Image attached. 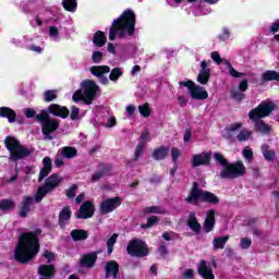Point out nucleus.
<instances>
[{"label":"nucleus","instance_id":"22","mask_svg":"<svg viewBox=\"0 0 279 279\" xmlns=\"http://www.w3.org/2000/svg\"><path fill=\"white\" fill-rule=\"evenodd\" d=\"M0 117L8 119L9 123H14V121H16V111L10 107H0Z\"/></svg>","mask_w":279,"mask_h":279},{"label":"nucleus","instance_id":"31","mask_svg":"<svg viewBox=\"0 0 279 279\" xmlns=\"http://www.w3.org/2000/svg\"><path fill=\"white\" fill-rule=\"evenodd\" d=\"M73 241H86L88 239V232L82 229H75L71 231Z\"/></svg>","mask_w":279,"mask_h":279},{"label":"nucleus","instance_id":"7","mask_svg":"<svg viewBox=\"0 0 279 279\" xmlns=\"http://www.w3.org/2000/svg\"><path fill=\"white\" fill-rule=\"evenodd\" d=\"M187 204L197 205L199 202H207V204H219V197L213 192L204 191L199 189L197 183H194L190 195L185 198Z\"/></svg>","mask_w":279,"mask_h":279},{"label":"nucleus","instance_id":"30","mask_svg":"<svg viewBox=\"0 0 279 279\" xmlns=\"http://www.w3.org/2000/svg\"><path fill=\"white\" fill-rule=\"evenodd\" d=\"M169 156V148L161 146L153 151V158L155 160H165V157Z\"/></svg>","mask_w":279,"mask_h":279},{"label":"nucleus","instance_id":"26","mask_svg":"<svg viewBox=\"0 0 279 279\" xmlns=\"http://www.w3.org/2000/svg\"><path fill=\"white\" fill-rule=\"evenodd\" d=\"M228 241H230V235L215 238L213 240L214 250H223V247H226V243H228Z\"/></svg>","mask_w":279,"mask_h":279},{"label":"nucleus","instance_id":"45","mask_svg":"<svg viewBox=\"0 0 279 279\" xmlns=\"http://www.w3.org/2000/svg\"><path fill=\"white\" fill-rule=\"evenodd\" d=\"M117 239H119V234L114 233L110 236V239L107 241V250L108 254H112L114 244L117 243Z\"/></svg>","mask_w":279,"mask_h":279},{"label":"nucleus","instance_id":"49","mask_svg":"<svg viewBox=\"0 0 279 279\" xmlns=\"http://www.w3.org/2000/svg\"><path fill=\"white\" fill-rule=\"evenodd\" d=\"M92 60H93L94 64H99V62H101V60H104V52L94 51L92 53Z\"/></svg>","mask_w":279,"mask_h":279},{"label":"nucleus","instance_id":"40","mask_svg":"<svg viewBox=\"0 0 279 279\" xmlns=\"http://www.w3.org/2000/svg\"><path fill=\"white\" fill-rule=\"evenodd\" d=\"M62 5L68 12H75L77 10V0H63Z\"/></svg>","mask_w":279,"mask_h":279},{"label":"nucleus","instance_id":"9","mask_svg":"<svg viewBox=\"0 0 279 279\" xmlns=\"http://www.w3.org/2000/svg\"><path fill=\"white\" fill-rule=\"evenodd\" d=\"M60 182H62V179L60 175L58 174H52L50 175L47 180L45 185L40 186L37 190V193L35 195V202H43V198L45 197V195L51 193V191H53V189H56V186H58V184H60Z\"/></svg>","mask_w":279,"mask_h":279},{"label":"nucleus","instance_id":"4","mask_svg":"<svg viewBox=\"0 0 279 279\" xmlns=\"http://www.w3.org/2000/svg\"><path fill=\"white\" fill-rule=\"evenodd\" d=\"M214 158L216 162L221 165L223 170L220 172V178L223 180H234L235 178H241L245 175V165L243 161H236L234 163H228V159L223 157L220 153H215Z\"/></svg>","mask_w":279,"mask_h":279},{"label":"nucleus","instance_id":"16","mask_svg":"<svg viewBox=\"0 0 279 279\" xmlns=\"http://www.w3.org/2000/svg\"><path fill=\"white\" fill-rule=\"evenodd\" d=\"M197 271L201 278L203 279H215V274L213 272V268L206 260L202 259L197 265Z\"/></svg>","mask_w":279,"mask_h":279},{"label":"nucleus","instance_id":"24","mask_svg":"<svg viewBox=\"0 0 279 279\" xmlns=\"http://www.w3.org/2000/svg\"><path fill=\"white\" fill-rule=\"evenodd\" d=\"M96 260L97 254L95 253L83 255L81 258V265L82 267H93Z\"/></svg>","mask_w":279,"mask_h":279},{"label":"nucleus","instance_id":"48","mask_svg":"<svg viewBox=\"0 0 279 279\" xmlns=\"http://www.w3.org/2000/svg\"><path fill=\"white\" fill-rule=\"evenodd\" d=\"M158 223V218L156 216H150L147 218V223L142 225L143 229L151 228Z\"/></svg>","mask_w":279,"mask_h":279},{"label":"nucleus","instance_id":"37","mask_svg":"<svg viewBox=\"0 0 279 279\" xmlns=\"http://www.w3.org/2000/svg\"><path fill=\"white\" fill-rule=\"evenodd\" d=\"M262 154L265 160H268V162H274V159L276 158V153L269 149L267 145L262 146Z\"/></svg>","mask_w":279,"mask_h":279},{"label":"nucleus","instance_id":"43","mask_svg":"<svg viewBox=\"0 0 279 279\" xmlns=\"http://www.w3.org/2000/svg\"><path fill=\"white\" fill-rule=\"evenodd\" d=\"M53 99H58V90L50 89L44 93V101L49 102L53 101Z\"/></svg>","mask_w":279,"mask_h":279},{"label":"nucleus","instance_id":"41","mask_svg":"<svg viewBox=\"0 0 279 279\" xmlns=\"http://www.w3.org/2000/svg\"><path fill=\"white\" fill-rule=\"evenodd\" d=\"M122 75H123V71L121 70V68H114L110 72L109 80L111 82H118L119 77H121Z\"/></svg>","mask_w":279,"mask_h":279},{"label":"nucleus","instance_id":"44","mask_svg":"<svg viewBox=\"0 0 279 279\" xmlns=\"http://www.w3.org/2000/svg\"><path fill=\"white\" fill-rule=\"evenodd\" d=\"M242 156L246 160V162H252V160H254V151L252 150V148H250V146L244 147V149L242 150Z\"/></svg>","mask_w":279,"mask_h":279},{"label":"nucleus","instance_id":"55","mask_svg":"<svg viewBox=\"0 0 279 279\" xmlns=\"http://www.w3.org/2000/svg\"><path fill=\"white\" fill-rule=\"evenodd\" d=\"M145 144L138 143L135 149V160H138L140 156H143Z\"/></svg>","mask_w":279,"mask_h":279},{"label":"nucleus","instance_id":"6","mask_svg":"<svg viewBox=\"0 0 279 279\" xmlns=\"http://www.w3.org/2000/svg\"><path fill=\"white\" fill-rule=\"evenodd\" d=\"M4 144L8 151L10 153L9 160H12V162H19V160H23V158H27L33 154L32 149L21 145V142H19V140L15 137L8 136L4 140Z\"/></svg>","mask_w":279,"mask_h":279},{"label":"nucleus","instance_id":"46","mask_svg":"<svg viewBox=\"0 0 279 279\" xmlns=\"http://www.w3.org/2000/svg\"><path fill=\"white\" fill-rule=\"evenodd\" d=\"M196 80H197L198 84L206 86V84H208V80H210V74L199 72Z\"/></svg>","mask_w":279,"mask_h":279},{"label":"nucleus","instance_id":"3","mask_svg":"<svg viewBox=\"0 0 279 279\" xmlns=\"http://www.w3.org/2000/svg\"><path fill=\"white\" fill-rule=\"evenodd\" d=\"M274 110H276V104L266 100L263 101L257 108L250 111L248 119H251V121H254L256 132H259L260 134H269L271 128L260 119L269 117V114H271Z\"/></svg>","mask_w":279,"mask_h":279},{"label":"nucleus","instance_id":"18","mask_svg":"<svg viewBox=\"0 0 279 279\" xmlns=\"http://www.w3.org/2000/svg\"><path fill=\"white\" fill-rule=\"evenodd\" d=\"M48 112L53 114V117H61V119H66L69 117V109L56 104L49 106Z\"/></svg>","mask_w":279,"mask_h":279},{"label":"nucleus","instance_id":"5","mask_svg":"<svg viewBox=\"0 0 279 279\" xmlns=\"http://www.w3.org/2000/svg\"><path fill=\"white\" fill-rule=\"evenodd\" d=\"M81 88L82 89H77L73 94V101L75 104L84 101L87 106H90L93 104V99H95L97 93H99V85H97L93 80H85L81 83Z\"/></svg>","mask_w":279,"mask_h":279},{"label":"nucleus","instance_id":"23","mask_svg":"<svg viewBox=\"0 0 279 279\" xmlns=\"http://www.w3.org/2000/svg\"><path fill=\"white\" fill-rule=\"evenodd\" d=\"M32 202H34V198H32L31 196H24L20 210L21 217H27V215H29Z\"/></svg>","mask_w":279,"mask_h":279},{"label":"nucleus","instance_id":"32","mask_svg":"<svg viewBox=\"0 0 279 279\" xmlns=\"http://www.w3.org/2000/svg\"><path fill=\"white\" fill-rule=\"evenodd\" d=\"M61 156L71 160L72 158H75V156H77V149L75 147L65 146L61 148Z\"/></svg>","mask_w":279,"mask_h":279},{"label":"nucleus","instance_id":"38","mask_svg":"<svg viewBox=\"0 0 279 279\" xmlns=\"http://www.w3.org/2000/svg\"><path fill=\"white\" fill-rule=\"evenodd\" d=\"M138 112L141 117H144V119L151 117V108L149 107V104L145 102L143 105H140Z\"/></svg>","mask_w":279,"mask_h":279},{"label":"nucleus","instance_id":"51","mask_svg":"<svg viewBox=\"0 0 279 279\" xmlns=\"http://www.w3.org/2000/svg\"><path fill=\"white\" fill-rule=\"evenodd\" d=\"M49 36L52 40H58V36H60V31L56 26L49 27Z\"/></svg>","mask_w":279,"mask_h":279},{"label":"nucleus","instance_id":"36","mask_svg":"<svg viewBox=\"0 0 279 279\" xmlns=\"http://www.w3.org/2000/svg\"><path fill=\"white\" fill-rule=\"evenodd\" d=\"M15 206H16V204L12 199L0 201V210H2L3 213L14 210Z\"/></svg>","mask_w":279,"mask_h":279},{"label":"nucleus","instance_id":"50","mask_svg":"<svg viewBox=\"0 0 279 279\" xmlns=\"http://www.w3.org/2000/svg\"><path fill=\"white\" fill-rule=\"evenodd\" d=\"M236 130H241V123H233L230 125V128L227 130L228 136L232 138L234 136Z\"/></svg>","mask_w":279,"mask_h":279},{"label":"nucleus","instance_id":"19","mask_svg":"<svg viewBox=\"0 0 279 279\" xmlns=\"http://www.w3.org/2000/svg\"><path fill=\"white\" fill-rule=\"evenodd\" d=\"M43 166L44 168L41 169L40 173H39V182H43V180H45V178H47V175H49L51 173V169L53 167V163L51 162V158L49 157H45L43 159Z\"/></svg>","mask_w":279,"mask_h":279},{"label":"nucleus","instance_id":"8","mask_svg":"<svg viewBox=\"0 0 279 279\" xmlns=\"http://www.w3.org/2000/svg\"><path fill=\"white\" fill-rule=\"evenodd\" d=\"M36 120L41 123V132L46 141H51L53 138L51 134L60 128V122L58 120L51 119V116L47 111H41L36 116Z\"/></svg>","mask_w":279,"mask_h":279},{"label":"nucleus","instance_id":"12","mask_svg":"<svg viewBox=\"0 0 279 279\" xmlns=\"http://www.w3.org/2000/svg\"><path fill=\"white\" fill-rule=\"evenodd\" d=\"M121 197L107 198L102 201V203L100 204L101 215H108L109 213H113V210H117V208L121 206Z\"/></svg>","mask_w":279,"mask_h":279},{"label":"nucleus","instance_id":"21","mask_svg":"<svg viewBox=\"0 0 279 279\" xmlns=\"http://www.w3.org/2000/svg\"><path fill=\"white\" fill-rule=\"evenodd\" d=\"M215 228V210L210 209L206 214L204 230L205 232H213Z\"/></svg>","mask_w":279,"mask_h":279},{"label":"nucleus","instance_id":"60","mask_svg":"<svg viewBox=\"0 0 279 279\" xmlns=\"http://www.w3.org/2000/svg\"><path fill=\"white\" fill-rule=\"evenodd\" d=\"M70 117H71L72 121H75L77 119V117H80V108L72 107Z\"/></svg>","mask_w":279,"mask_h":279},{"label":"nucleus","instance_id":"63","mask_svg":"<svg viewBox=\"0 0 279 279\" xmlns=\"http://www.w3.org/2000/svg\"><path fill=\"white\" fill-rule=\"evenodd\" d=\"M100 178H104V171H97L92 175V182H98Z\"/></svg>","mask_w":279,"mask_h":279},{"label":"nucleus","instance_id":"14","mask_svg":"<svg viewBox=\"0 0 279 279\" xmlns=\"http://www.w3.org/2000/svg\"><path fill=\"white\" fill-rule=\"evenodd\" d=\"M248 85H247V80H244L242 82H240L238 87H233L231 89V97L232 99H234L235 101H243L244 97H245V90H247Z\"/></svg>","mask_w":279,"mask_h":279},{"label":"nucleus","instance_id":"17","mask_svg":"<svg viewBox=\"0 0 279 279\" xmlns=\"http://www.w3.org/2000/svg\"><path fill=\"white\" fill-rule=\"evenodd\" d=\"M37 271L40 279H51L56 276V267L53 265H40Z\"/></svg>","mask_w":279,"mask_h":279},{"label":"nucleus","instance_id":"27","mask_svg":"<svg viewBox=\"0 0 279 279\" xmlns=\"http://www.w3.org/2000/svg\"><path fill=\"white\" fill-rule=\"evenodd\" d=\"M69 219H71V208L64 207L59 214V226L64 228Z\"/></svg>","mask_w":279,"mask_h":279},{"label":"nucleus","instance_id":"61","mask_svg":"<svg viewBox=\"0 0 279 279\" xmlns=\"http://www.w3.org/2000/svg\"><path fill=\"white\" fill-rule=\"evenodd\" d=\"M125 112L128 113V117H133L134 112H136V106L134 105L126 106Z\"/></svg>","mask_w":279,"mask_h":279},{"label":"nucleus","instance_id":"20","mask_svg":"<svg viewBox=\"0 0 279 279\" xmlns=\"http://www.w3.org/2000/svg\"><path fill=\"white\" fill-rule=\"evenodd\" d=\"M106 278H113L116 279L117 276H119V264H117V262L111 260L108 262L106 265Z\"/></svg>","mask_w":279,"mask_h":279},{"label":"nucleus","instance_id":"15","mask_svg":"<svg viewBox=\"0 0 279 279\" xmlns=\"http://www.w3.org/2000/svg\"><path fill=\"white\" fill-rule=\"evenodd\" d=\"M93 215H95V206L90 202H85L81 206L76 217L77 219H90Z\"/></svg>","mask_w":279,"mask_h":279},{"label":"nucleus","instance_id":"62","mask_svg":"<svg viewBox=\"0 0 279 279\" xmlns=\"http://www.w3.org/2000/svg\"><path fill=\"white\" fill-rule=\"evenodd\" d=\"M44 258H47L48 263H53V260H56V255L49 251H45Z\"/></svg>","mask_w":279,"mask_h":279},{"label":"nucleus","instance_id":"59","mask_svg":"<svg viewBox=\"0 0 279 279\" xmlns=\"http://www.w3.org/2000/svg\"><path fill=\"white\" fill-rule=\"evenodd\" d=\"M24 114H25L26 119H34V117H36V110H34L32 108H26V109H24Z\"/></svg>","mask_w":279,"mask_h":279},{"label":"nucleus","instance_id":"56","mask_svg":"<svg viewBox=\"0 0 279 279\" xmlns=\"http://www.w3.org/2000/svg\"><path fill=\"white\" fill-rule=\"evenodd\" d=\"M230 29L229 28H222V33L219 35L220 40L226 41L230 40Z\"/></svg>","mask_w":279,"mask_h":279},{"label":"nucleus","instance_id":"47","mask_svg":"<svg viewBox=\"0 0 279 279\" xmlns=\"http://www.w3.org/2000/svg\"><path fill=\"white\" fill-rule=\"evenodd\" d=\"M239 245H240L241 250H250V247H252V239L242 238V239H240Z\"/></svg>","mask_w":279,"mask_h":279},{"label":"nucleus","instance_id":"1","mask_svg":"<svg viewBox=\"0 0 279 279\" xmlns=\"http://www.w3.org/2000/svg\"><path fill=\"white\" fill-rule=\"evenodd\" d=\"M40 229L22 233L15 247L14 258L19 263H29L40 252L38 236L41 234Z\"/></svg>","mask_w":279,"mask_h":279},{"label":"nucleus","instance_id":"58","mask_svg":"<svg viewBox=\"0 0 279 279\" xmlns=\"http://www.w3.org/2000/svg\"><path fill=\"white\" fill-rule=\"evenodd\" d=\"M182 277L184 279H193L195 278V270L189 268V269H185L184 272L182 274Z\"/></svg>","mask_w":279,"mask_h":279},{"label":"nucleus","instance_id":"11","mask_svg":"<svg viewBox=\"0 0 279 279\" xmlns=\"http://www.w3.org/2000/svg\"><path fill=\"white\" fill-rule=\"evenodd\" d=\"M126 252L130 254V256H147L149 254V250H147V244L143 242V240L134 239L132 240L128 246Z\"/></svg>","mask_w":279,"mask_h":279},{"label":"nucleus","instance_id":"13","mask_svg":"<svg viewBox=\"0 0 279 279\" xmlns=\"http://www.w3.org/2000/svg\"><path fill=\"white\" fill-rule=\"evenodd\" d=\"M210 158H213V153L203 151L201 154H194L191 158V165L195 169L197 167H204L210 165Z\"/></svg>","mask_w":279,"mask_h":279},{"label":"nucleus","instance_id":"29","mask_svg":"<svg viewBox=\"0 0 279 279\" xmlns=\"http://www.w3.org/2000/svg\"><path fill=\"white\" fill-rule=\"evenodd\" d=\"M90 73L95 75V77H101L106 73H110V66L108 65H94L90 68Z\"/></svg>","mask_w":279,"mask_h":279},{"label":"nucleus","instance_id":"34","mask_svg":"<svg viewBox=\"0 0 279 279\" xmlns=\"http://www.w3.org/2000/svg\"><path fill=\"white\" fill-rule=\"evenodd\" d=\"M107 40L108 39L106 38V35L104 34V32L100 31L96 32L93 38V43L94 45H96V47H104Z\"/></svg>","mask_w":279,"mask_h":279},{"label":"nucleus","instance_id":"33","mask_svg":"<svg viewBox=\"0 0 279 279\" xmlns=\"http://www.w3.org/2000/svg\"><path fill=\"white\" fill-rule=\"evenodd\" d=\"M144 215H165L167 210L160 206H148L143 210Z\"/></svg>","mask_w":279,"mask_h":279},{"label":"nucleus","instance_id":"39","mask_svg":"<svg viewBox=\"0 0 279 279\" xmlns=\"http://www.w3.org/2000/svg\"><path fill=\"white\" fill-rule=\"evenodd\" d=\"M225 64L229 71V75H231V77H245V73H241V72L234 70V68H232V63H230L229 60H225Z\"/></svg>","mask_w":279,"mask_h":279},{"label":"nucleus","instance_id":"57","mask_svg":"<svg viewBox=\"0 0 279 279\" xmlns=\"http://www.w3.org/2000/svg\"><path fill=\"white\" fill-rule=\"evenodd\" d=\"M210 58L214 60V62H216V64H221V62H223V59H221V56L217 51H213L210 53Z\"/></svg>","mask_w":279,"mask_h":279},{"label":"nucleus","instance_id":"53","mask_svg":"<svg viewBox=\"0 0 279 279\" xmlns=\"http://www.w3.org/2000/svg\"><path fill=\"white\" fill-rule=\"evenodd\" d=\"M210 64V61L203 60L201 62V71L199 73H207L210 75V68L208 65Z\"/></svg>","mask_w":279,"mask_h":279},{"label":"nucleus","instance_id":"54","mask_svg":"<svg viewBox=\"0 0 279 279\" xmlns=\"http://www.w3.org/2000/svg\"><path fill=\"white\" fill-rule=\"evenodd\" d=\"M149 140H150L149 131H144L140 136L138 143H141L142 145H145V143L149 142Z\"/></svg>","mask_w":279,"mask_h":279},{"label":"nucleus","instance_id":"25","mask_svg":"<svg viewBox=\"0 0 279 279\" xmlns=\"http://www.w3.org/2000/svg\"><path fill=\"white\" fill-rule=\"evenodd\" d=\"M187 226L196 234H198L199 230H202V225L197 222V217H195V213L190 214Z\"/></svg>","mask_w":279,"mask_h":279},{"label":"nucleus","instance_id":"10","mask_svg":"<svg viewBox=\"0 0 279 279\" xmlns=\"http://www.w3.org/2000/svg\"><path fill=\"white\" fill-rule=\"evenodd\" d=\"M179 86H184L187 88L190 96L192 99L196 100H203L208 99V92H206V88L195 85L193 81H180Z\"/></svg>","mask_w":279,"mask_h":279},{"label":"nucleus","instance_id":"42","mask_svg":"<svg viewBox=\"0 0 279 279\" xmlns=\"http://www.w3.org/2000/svg\"><path fill=\"white\" fill-rule=\"evenodd\" d=\"M251 136H252V131L244 129L240 131V133L236 135V138L238 141H240V143H243L245 141H248Z\"/></svg>","mask_w":279,"mask_h":279},{"label":"nucleus","instance_id":"28","mask_svg":"<svg viewBox=\"0 0 279 279\" xmlns=\"http://www.w3.org/2000/svg\"><path fill=\"white\" fill-rule=\"evenodd\" d=\"M187 3H192L195 8H199L201 15L206 16L207 14H210L213 12V9L209 7H203L202 3H204V0H187Z\"/></svg>","mask_w":279,"mask_h":279},{"label":"nucleus","instance_id":"52","mask_svg":"<svg viewBox=\"0 0 279 279\" xmlns=\"http://www.w3.org/2000/svg\"><path fill=\"white\" fill-rule=\"evenodd\" d=\"M171 156H172V162H174V165H178V158L182 156V151L179 148L173 147L171 149Z\"/></svg>","mask_w":279,"mask_h":279},{"label":"nucleus","instance_id":"2","mask_svg":"<svg viewBox=\"0 0 279 279\" xmlns=\"http://www.w3.org/2000/svg\"><path fill=\"white\" fill-rule=\"evenodd\" d=\"M136 27V14L134 11L128 9L118 19L113 20L109 32V40H117V38H128L134 36Z\"/></svg>","mask_w":279,"mask_h":279},{"label":"nucleus","instance_id":"35","mask_svg":"<svg viewBox=\"0 0 279 279\" xmlns=\"http://www.w3.org/2000/svg\"><path fill=\"white\" fill-rule=\"evenodd\" d=\"M262 80L264 82H279V72L277 71H266L262 74Z\"/></svg>","mask_w":279,"mask_h":279},{"label":"nucleus","instance_id":"64","mask_svg":"<svg viewBox=\"0 0 279 279\" xmlns=\"http://www.w3.org/2000/svg\"><path fill=\"white\" fill-rule=\"evenodd\" d=\"M279 29V20H276L271 25H270V32H272L274 34L276 32H278Z\"/></svg>","mask_w":279,"mask_h":279}]
</instances>
